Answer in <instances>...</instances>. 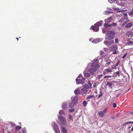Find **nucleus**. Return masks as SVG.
I'll use <instances>...</instances> for the list:
<instances>
[{
	"label": "nucleus",
	"mask_w": 133,
	"mask_h": 133,
	"mask_svg": "<svg viewBox=\"0 0 133 133\" xmlns=\"http://www.w3.org/2000/svg\"><path fill=\"white\" fill-rule=\"evenodd\" d=\"M133 24L131 23H129L126 25L125 26V27L126 28H129Z\"/></svg>",
	"instance_id": "nucleus-20"
},
{
	"label": "nucleus",
	"mask_w": 133,
	"mask_h": 133,
	"mask_svg": "<svg viewBox=\"0 0 133 133\" xmlns=\"http://www.w3.org/2000/svg\"><path fill=\"white\" fill-rule=\"evenodd\" d=\"M16 39H17V41H18V38L17 37V38H16Z\"/></svg>",
	"instance_id": "nucleus-61"
},
{
	"label": "nucleus",
	"mask_w": 133,
	"mask_h": 133,
	"mask_svg": "<svg viewBox=\"0 0 133 133\" xmlns=\"http://www.w3.org/2000/svg\"><path fill=\"white\" fill-rule=\"evenodd\" d=\"M112 83L109 82H107L106 84V85L109 86L111 88H112Z\"/></svg>",
	"instance_id": "nucleus-19"
},
{
	"label": "nucleus",
	"mask_w": 133,
	"mask_h": 133,
	"mask_svg": "<svg viewBox=\"0 0 133 133\" xmlns=\"http://www.w3.org/2000/svg\"><path fill=\"white\" fill-rule=\"evenodd\" d=\"M83 87V88H86V89H88L90 88L89 86L87 84L84 85Z\"/></svg>",
	"instance_id": "nucleus-27"
},
{
	"label": "nucleus",
	"mask_w": 133,
	"mask_h": 133,
	"mask_svg": "<svg viewBox=\"0 0 133 133\" xmlns=\"http://www.w3.org/2000/svg\"><path fill=\"white\" fill-rule=\"evenodd\" d=\"M131 130L132 131H133V127H132L131 129Z\"/></svg>",
	"instance_id": "nucleus-59"
},
{
	"label": "nucleus",
	"mask_w": 133,
	"mask_h": 133,
	"mask_svg": "<svg viewBox=\"0 0 133 133\" xmlns=\"http://www.w3.org/2000/svg\"><path fill=\"white\" fill-rule=\"evenodd\" d=\"M71 99L72 102L76 104L77 102V98L76 96H74L71 98Z\"/></svg>",
	"instance_id": "nucleus-11"
},
{
	"label": "nucleus",
	"mask_w": 133,
	"mask_h": 133,
	"mask_svg": "<svg viewBox=\"0 0 133 133\" xmlns=\"http://www.w3.org/2000/svg\"><path fill=\"white\" fill-rule=\"evenodd\" d=\"M108 77V76L106 75L104 76V78H106Z\"/></svg>",
	"instance_id": "nucleus-50"
},
{
	"label": "nucleus",
	"mask_w": 133,
	"mask_h": 133,
	"mask_svg": "<svg viewBox=\"0 0 133 133\" xmlns=\"http://www.w3.org/2000/svg\"><path fill=\"white\" fill-rule=\"evenodd\" d=\"M22 133H26V130L25 128H23L22 130Z\"/></svg>",
	"instance_id": "nucleus-35"
},
{
	"label": "nucleus",
	"mask_w": 133,
	"mask_h": 133,
	"mask_svg": "<svg viewBox=\"0 0 133 133\" xmlns=\"http://www.w3.org/2000/svg\"><path fill=\"white\" fill-rule=\"evenodd\" d=\"M91 28L95 32H97L99 30V28L97 26L92 25L91 26Z\"/></svg>",
	"instance_id": "nucleus-8"
},
{
	"label": "nucleus",
	"mask_w": 133,
	"mask_h": 133,
	"mask_svg": "<svg viewBox=\"0 0 133 133\" xmlns=\"http://www.w3.org/2000/svg\"><path fill=\"white\" fill-rule=\"evenodd\" d=\"M97 70V68H91L89 69L88 72L91 74L94 75V72L96 71Z\"/></svg>",
	"instance_id": "nucleus-7"
},
{
	"label": "nucleus",
	"mask_w": 133,
	"mask_h": 133,
	"mask_svg": "<svg viewBox=\"0 0 133 133\" xmlns=\"http://www.w3.org/2000/svg\"><path fill=\"white\" fill-rule=\"evenodd\" d=\"M62 131L64 133H66L67 131L66 128L64 127H62Z\"/></svg>",
	"instance_id": "nucleus-18"
},
{
	"label": "nucleus",
	"mask_w": 133,
	"mask_h": 133,
	"mask_svg": "<svg viewBox=\"0 0 133 133\" xmlns=\"http://www.w3.org/2000/svg\"><path fill=\"white\" fill-rule=\"evenodd\" d=\"M114 40L109 41H105L104 42V44L107 45H110L114 43Z\"/></svg>",
	"instance_id": "nucleus-6"
},
{
	"label": "nucleus",
	"mask_w": 133,
	"mask_h": 133,
	"mask_svg": "<svg viewBox=\"0 0 133 133\" xmlns=\"http://www.w3.org/2000/svg\"><path fill=\"white\" fill-rule=\"evenodd\" d=\"M99 60L98 59H97L95 61V63H99Z\"/></svg>",
	"instance_id": "nucleus-42"
},
{
	"label": "nucleus",
	"mask_w": 133,
	"mask_h": 133,
	"mask_svg": "<svg viewBox=\"0 0 133 133\" xmlns=\"http://www.w3.org/2000/svg\"><path fill=\"white\" fill-rule=\"evenodd\" d=\"M104 70L105 72H106L107 73H108L109 72L112 71V70L110 69H105Z\"/></svg>",
	"instance_id": "nucleus-23"
},
{
	"label": "nucleus",
	"mask_w": 133,
	"mask_h": 133,
	"mask_svg": "<svg viewBox=\"0 0 133 133\" xmlns=\"http://www.w3.org/2000/svg\"><path fill=\"white\" fill-rule=\"evenodd\" d=\"M82 94L86 96L87 94V92L88 90L87 89L84 88H82L81 90Z\"/></svg>",
	"instance_id": "nucleus-10"
},
{
	"label": "nucleus",
	"mask_w": 133,
	"mask_h": 133,
	"mask_svg": "<svg viewBox=\"0 0 133 133\" xmlns=\"http://www.w3.org/2000/svg\"><path fill=\"white\" fill-rule=\"evenodd\" d=\"M131 39H132V38H131ZM131 39V38H129L128 39V42L127 43V44L128 45H133V42L131 41H130V40Z\"/></svg>",
	"instance_id": "nucleus-17"
},
{
	"label": "nucleus",
	"mask_w": 133,
	"mask_h": 133,
	"mask_svg": "<svg viewBox=\"0 0 133 133\" xmlns=\"http://www.w3.org/2000/svg\"><path fill=\"white\" fill-rule=\"evenodd\" d=\"M117 48V46L116 45H114L110 48V49L111 51L116 50Z\"/></svg>",
	"instance_id": "nucleus-14"
},
{
	"label": "nucleus",
	"mask_w": 133,
	"mask_h": 133,
	"mask_svg": "<svg viewBox=\"0 0 133 133\" xmlns=\"http://www.w3.org/2000/svg\"><path fill=\"white\" fill-rule=\"evenodd\" d=\"M117 24L116 23H113L112 24H110V26H116V25Z\"/></svg>",
	"instance_id": "nucleus-34"
},
{
	"label": "nucleus",
	"mask_w": 133,
	"mask_h": 133,
	"mask_svg": "<svg viewBox=\"0 0 133 133\" xmlns=\"http://www.w3.org/2000/svg\"><path fill=\"white\" fill-rule=\"evenodd\" d=\"M113 107L114 108H115L116 107V105L115 103H113Z\"/></svg>",
	"instance_id": "nucleus-39"
},
{
	"label": "nucleus",
	"mask_w": 133,
	"mask_h": 133,
	"mask_svg": "<svg viewBox=\"0 0 133 133\" xmlns=\"http://www.w3.org/2000/svg\"><path fill=\"white\" fill-rule=\"evenodd\" d=\"M115 73L117 75H119V71H117Z\"/></svg>",
	"instance_id": "nucleus-45"
},
{
	"label": "nucleus",
	"mask_w": 133,
	"mask_h": 133,
	"mask_svg": "<svg viewBox=\"0 0 133 133\" xmlns=\"http://www.w3.org/2000/svg\"><path fill=\"white\" fill-rule=\"evenodd\" d=\"M64 111L63 110H61L59 111V114L61 115H62L64 114Z\"/></svg>",
	"instance_id": "nucleus-29"
},
{
	"label": "nucleus",
	"mask_w": 133,
	"mask_h": 133,
	"mask_svg": "<svg viewBox=\"0 0 133 133\" xmlns=\"http://www.w3.org/2000/svg\"><path fill=\"white\" fill-rule=\"evenodd\" d=\"M115 51H114L113 52V54H117V52H116V50H114Z\"/></svg>",
	"instance_id": "nucleus-43"
},
{
	"label": "nucleus",
	"mask_w": 133,
	"mask_h": 133,
	"mask_svg": "<svg viewBox=\"0 0 133 133\" xmlns=\"http://www.w3.org/2000/svg\"><path fill=\"white\" fill-rule=\"evenodd\" d=\"M94 96L93 95H91L89 96L86 99H90L94 97Z\"/></svg>",
	"instance_id": "nucleus-25"
},
{
	"label": "nucleus",
	"mask_w": 133,
	"mask_h": 133,
	"mask_svg": "<svg viewBox=\"0 0 133 133\" xmlns=\"http://www.w3.org/2000/svg\"><path fill=\"white\" fill-rule=\"evenodd\" d=\"M129 15L133 16V11H131L128 13Z\"/></svg>",
	"instance_id": "nucleus-31"
},
{
	"label": "nucleus",
	"mask_w": 133,
	"mask_h": 133,
	"mask_svg": "<svg viewBox=\"0 0 133 133\" xmlns=\"http://www.w3.org/2000/svg\"><path fill=\"white\" fill-rule=\"evenodd\" d=\"M54 130L56 133H60V130L57 124L56 123H54L53 124Z\"/></svg>",
	"instance_id": "nucleus-4"
},
{
	"label": "nucleus",
	"mask_w": 133,
	"mask_h": 133,
	"mask_svg": "<svg viewBox=\"0 0 133 133\" xmlns=\"http://www.w3.org/2000/svg\"><path fill=\"white\" fill-rule=\"evenodd\" d=\"M19 124H21V122H20V123H19Z\"/></svg>",
	"instance_id": "nucleus-64"
},
{
	"label": "nucleus",
	"mask_w": 133,
	"mask_h": 133,
	"mask_svg": "<svg viewBox=\"0 0 133 133\" xmlns=\"http://www.w3.org/2000/svg\"><path fill=\"white\" fill-rule=\"evenodd\" d=\"M100 53L101 55L103 56L104 55V52L103 51H100Z\"/></svg>",
	"instance_id": "nucleus-33"
},
{
	"label": "nucleus",
	"mask_w": 133,
	"mask_h": 133,
	"mask_svg": "<svg viewBox=\"0 0 133 133\" xmlns=\"http://www.w3.org/2000/svg\"><path fill=\"white\" fill-rule=\"evenodd\" d=\"M119 61H118V62L116 64V66H118L119 65Z\"/></svg>",
	"instance_id": "nucleus-44"
},
{
	"label": "nucleus",
	"mask_w": 133,
	"mask_h": 133,
	"mask_svg": "<svg viewBox=\"0 0 133 133\" xmlns=\"http://www.w3.org/2000/svg\"><path fill=\"white\" fill-rule=\"evenodd\" d=\"M111 118L113 119H115L116 118V117L115 116H111Z\"/></svg>",
	"instance_id": "nucleus-41"
},
{
	"label": "nucleus",
	"mask_w": 133,
	"mask_h": 133,
	"mask_svg": "<svg viewBox=\"0 0 133 133\" xmlns=\"http://www.w3.org/2000/svg\"><path fill=\"white\" fill-rule=\"evenodd\" d=\"M130 123L133 124V122H130Z\"/></svg>",
	"instance_id": "nucleus-56"
},
{
	"label": "nucleus",
	"mask_w": 133,
	"mask_h": 133,
	"mask_svg": "<svg viewBox=\"0 0 133 133\" xmlns=\"http://www.w3.org/2000/svg\"><path fill=\"white\" fill-rule=\"evenodd\" d=\"M85 78L82 75L80 74L78 77L76 79V83L77 84H83L85 83L84 82L85 80Z\"/></svg>",
	"instance_id": "nucleus-1"
},
{
	"label": "nucleus",
	"mask_w": 133,
	"mask_h": 133,
	"mask_svg": "<svg viewBox=\"0 0 133 133\" xmlns=\"http://www.w3.org/2000/svg\"><path fill=\"white\" fill-rule=\"evenodd\" d=\"M115 34H106L105 37V39L111 40L114 38L115 36Z\"/></svg>",
	"instance_id": "nucleus-3"
},
{
	"label": "nucleus",
	"mask_w": 133,
	"mask_h": 133,
	"mask_svg": "<svg viewBox=\"0 0 133 133\" xmlns=\"http://www.w3.org/2000/svg\"><path fill=\"white\" fill-rule=\"evenodd\" d=\"M104 50L105 51H106L108 50V49L107 48H104Z\"/></svg>",
	"instance_id": "nucleus-52"
},
{
	"label": "nucleus",
	"mask_w": 133,
	"mask_h": 133,
	"mask_svg": "<svg viewBox=\"0 0 133 133\" xmlns=\"http://www.w3.org/2000/svg\"><path fill=\"white\" fill-rule=\"evenodd\" d=\"M107 23H104V27L105 28H107L108 27L111 26H110V24H108V23H109L111 21V19H110L108 18L107 19Z\"/></svg>",
	"instance_id": "nucleus-9"
},
{
	"label": "nucleus",
	"mask_w": 133,
	"mask_h": 133,
	"mask_svg": "<svg viewBox=\"0 0 133 133\" xmlns=\"http://www.w3.org/2000/svg\"><path fill=\"white\" fill-rule=\"evenodd\" d=\"M103 22L102 21H100L97 22L94 24V25L97 26L98 27L101 26L102 25V23Z\"/></svg>",
	"instance_id": "nucleus-12"
},
{
	"label": "nucleus",
	"mask_w": 133,
	"mask_h": 133,
	"mask_svg": "<svg viewBox=\"0 0 133 133\" xmlns=\"http://www.w3.org/2000/svg\"><path fill=\"white\" fill-rule=\"evenodd\" d=\"M87 104V102L85 101H84L83 102V106L84 107H85Z\"/></svg>",
	"instance_id": "nucleus-28"
},
{
	"label": "nucleus",
	"mask_w": 133,
	"mask_h": 133,
	"mask_svg": "<svg viewBox=\"0 0 133 133\" xmlns=\"http://www.w3.org/2000/svg\"><path fill=\"white\" fill-rule=\"evenodd\" d=\"M129 123H130V122H126L125 123V124H127Z\"/></svg>",
	"instance_id": "nucleus-49"
},
{
	"label": "nucleus",
	"mask_w": 133,
	"mask_h": 133,
	"mask_svg": "<svg viewBox=\"0 0 133 133\" xmlns=\"http://www.w3.org/2000/svg\"><path fill=\"white\" fill-rule=\"evenodd\" d=\"M110 62H107L106 64H105V65L106 66H107L108 65H109L110 64Z\"/></svg>",
	"instance_id": "nucleus-36"
},
{
	"label": "nucleus",
	"mask_w": 133,
	"mask_h": 133,
	"mask_svg": "<svg viewBox=\"0 0 133 133\" xmlns=\"http://www.w3.org/2000/svg\"><path fill=\"white\" fill-rule=\"evenodd\" d=\"M75 104L72 102L69 103V107L70 108H72L74 107Z\"/></svg>",
	"instance_id": "nucleus-22"
},
{
	"label": "nucleus",
	"mask_w": 133,
	"mask_h": 133,
	"mask_svg": "<svg viewBox=\"0 0 133 133\" xmlns=\"http://www.w3.org/2000/svg\"><path fill=\"white\" fill-rule=\"evenodd\" d=\"M127 54H128L127 53H126L124 54V56H123L122 57V58H124L127 55Z\"/></svg>",
	"instance_id": "nucleus-38"
},
{
	"label": "nucleus",
	"mask_w": 133,
	"mask_h": 133,
	"mask_svg": "<svg viewBox=\"0 0 133 133\" xmlns=\"http://www.w3.org/2000/svg\"><path fill=\"white\" fill-rule=\"evenodd\" d=\"M107 111V108L105 109L103 111H99L98 112V114L99 116L101 117H104Z\"/></svg>",
	"instance_id": "nucleus-5"
},
{
	"label": "nucleus",
	"mask_w": 133,
	"mask_h": 133,
	"mask_svg": "<svg viewBox=\"0 0 133 133\" xmlns=\"http://www.w3.org/2000/svg\"><path fill=\"white\" fill-rule=\"evenodd\" d=\"M125 22H124V23L123 24V25H124V24H125L126 23V22H125Z\"/></svg>",
	"instance_id": "nucleus-58"
},
{
	"label": "nucleus",
	"mask_w": 133,
	"mask_h": 133,
	"mask_svg": "<svg viewBox=\"0 0 133 133\" xmlns=\"http://www.w3.org/2000/svg\"><path fill=\"white\" fill-rule=\"evenodd\" d=\"M58 118L63 125L65 126L67 125V121L63 116H59L58 117Z\"/></svg>",
	"instance_id": "nucleus-2"
},
{
	"label": "nucleus",
	"mask_w": 133,
	"mask_h": 133,
	"mask_svg": "<svg viewBox=\"0 0 133 133\" xmlns=\"http://www.w3.org/2000/svg\"><path fill=\"white\" fill-rule=\"evenodd\" d=\"M91 66L93 67L94 68H98L100 67L99 65L98 64H95V63H92Z\"/></svg>",
	"instance_id": "nucleus-13"
},
{
	"label": "nucleus",
	"mask_w": 133,
	"mask_h": 133,
	"mask_svg": "<svg viewBox=\"0 0 133 133\" xmlns=\"http://www.w3.org/2000/svg\"><path fill=\"white\" fill-rule=\"evenodd\" d=\"M84 76L86 77H88L90 76V75L89 73H87L84 74Z\"/></svg>",
	"instance_id": "nucleus-26"
},
{
	"label": "nucleus",
	"mask_w": 133,
	"mask_h": 133,
	"mask_svg": "<svg viewBox=\"0 0 133 133\" xmlns=\"http://www.w3.org/2000/svg\"><path fill=\"white\" fill-rule=\"evenodd\" d=\"M123 14L124 17V18L125 19L127 20L128 19V17L127 14L126 13L124 12L123 13Z\"/></svg>",
	"instance_id": "nucleus-24"
},
{
	"label": "nucleus",
	"mask_w": 133,
	"mask_h": 133,
	"mask_svg": "<svg viewBox=\"0 0 133 133\" xmlns=\"http://www.w3.org/2000/svg\"><path fill=\"white\" fill-rule=\"evenodd\" d=\"M112 77V76H110V75L108 76V77L109 78H110V77Z\"/></svg>",
	"instance_id": "nucleus-53"
},
{
	"label": "nucleus",
	"mask_w": 133,
	"mask_h": 133,
	"mask_svg": "<svg viewBox=\"0 0 133 133\" xmlns=\"http://www.w3.org/2000/svg\"><path fill=\"white\" fill-rule=\"evenodd\" d=\"M7 133H11L10 131H8Z\"/></svg>",
	"instance_id": "nucleus-62"
},
{
	"label": "nucleus",
	"mask_w": 133,
	"mask_h": 133,
	"mask_svg": "<svg viewBox=\"0 0 133 133\" xmlns=\"http://www.w3.org/2000/svg\"><path fill=\"white\" fill-rule=\"evenodd\" d=\"M102 96V95H100L99 96V97H98V98H99L100 97Z\"/></svg>",
	"instance_id": "nucleus-55"
},
{
	"label": "nucleus",
	"mask_w": 133,
	"mask_h": 133,
	"mask_svg": "<svg viewBox=\"0 0 133 133\" xmlns=\"http://www.w3.org/2000/svg\"><path fill=\"white\" fill-rule=\"evenodd\" d=\"M116 67V65H114L112 67V69H115Z\"/></svg>",
	"instance_id": "nucleus-47"
},
{
	"label": "nucleus",
	"mask_w": 133,
	"mask_h": 133,
	"mask_svg": "<svg viewBox=\"0 0 133 133\" xmlns=\"http://www.w3.org/2000/svg\"><path fill=\"white\" fill-rule=\"evenodd\" d=\"M62 108L64 109H66L67 108V105L65 104H63L62 105Z\"/></svg>",
	"instance_id": "nucleus-21"
},
{
	"label": "nucleus",
	"mask_w": 133,
	"mask_h": 133,
	"mask_svg": "<svg viewBox=\"0 0 133 133\" xmlns=\"http://www.w3.org/2000/svg\"><path fill=\"white\" fill-rule=\"evenodd\" d=\"M131 114L132 115H133V111L132 112H131Z\"/></svg>",
	"instance_id": "nucleus-60"
},
{
	"label": "nucleus",
	"mask_w": 133,
	"mask_h": 133,
	"mask_svg": "<svg viewBox=\"0 0 133 133\" xmlns=\"http://www.w3.org/2000/svg\"><path fill=\"white\" fill-rule=\"evenodd\" d=\"M125 10V11H127V9H126V10Z\"/></svg>",
	"instance_id": "nucleus-63"
},
{
	"label": "nucleus",
	"mask_w": 133,
	"mask_h": 133,
	"mask_svg": "<svg viewBox=\"0 0 133 133\" xmlns=\"http://www.w3.org/2000/svg\"><path fill=\"white\" fill-rule=\"evenodd\" d=\"M121 11H122V12H124V11H125V10H121Z\"/></svg>",
	"instance_id": "nucleus-57"
},
{
	"label": "nucleus",
	"mask_w": 133,
	"mask_h": 133,
	"mask_svg": "<svg viewBox=\"0 0 133 133\" xmlns=\"http://www.w3.org/2000/svg\"><path fill=\"white\" fill-rule=\"evenodd\" d=\"M107 73L106 72H105V71L104 70V71L103 72V74L104 75H105Z\"/></svg>",
	"instance_id": "nucleus-48"
},
{
	"label": "nucleus",
	"mask_w": 133,
	"mask_h": 133,
	"mask_svg": "<svg viewBox=\"0 0 133 133\" xmlns=\"http://www.w3.org/2000/svg\"><path fill=\"white\" fill-rule=\"evenodd\" d=\"M119 94H118L116 96V97L117 98L118 97V96H119Z\"/></svg>",
	"instance_id": "nucleus-54"
},
{
	"label": "nucleus",
	"mask_w": 133,
	"mask_h": 133,
	"mask_svg": "<svg viewBox=\"0 0 133 133\" xmlns=\"http://www.w3.org/2000/svg\"><path fill=\"white\" fill-rule=\"evenodd\" d=\"M69 118L71 120L72 118L71 116L70 115H69Z\"/></svg>",
	"instance_id": "nucleus-46"
},
{
	"label": "nucleus",
	"mask_w": 133,
	"mask_h": 133,
	"mask_svg": "<svg viewBox=\"0 0 133 133\" xmlns=\"http://www.w3.org/2000/svg\"><path fill=\"white\" fill-rule=\"evenodd\" d=\"M75 109H70L69 110V112H73L75 111Z\"/></svg>",
	"instance_id": "nucleus-32"
},
{
	"label": "nucleus",
	"mask_w": 133,
	"mask_h": 133,
	"mask_svg": "<svg viewBox=\"0 0 133 133\" xmlns=\"http://www.w3.org/2000/svg\"><path fill=\"white\" fill-rule=\"evenodd\" d=\"M74 93L76 95H78L80 93V90L77 89H75L74 91Z\"/></svg>",
	"instance_id": "nucleus-15"
},
{
	"label": "nucleus",
	"mask_w": 133,
	"mask_h": 133,
	"mask_svg": "<svg viewBox=\"0 0 133 133\" xmlns=\"http://www.w3.org/2000/svg\"><path fill=\"white\" fill-rule=\"evenodd\" d=\"M21 129V127L19 126H17L15 128V132H16L18 130Z\"/></svg>",
	"instance_id": "nucleus-16"
},
{
	"label": "nucleus",
	"mask_w": 133,
	"mask_h": 133,
	"mask_svg": "<svg viewBox=\"0 0 133 133\" xmlns=\"http://www.w3.org/2000/svg\"><path fill=\"white\" fill-rule=\"evenodd\" d=\"M102 76V74H101L100 75H99V78H101V77Z\"/></svg>",
	"instance_id": "nucleus-51"
},
{
	"label": "nucleus",
	"mask_w": 133,
	"mask_h": 133,
	"mask_svg": "<svg viewBox=\"0 0 133 133\" xmlns=\"http://www.w3.org/2000/svg\"><path fill=\"white\" fill-rule=\"evenodd\" d=\"M125 18H122L120 19L119 22H122L124 20Z\"/></svg>",
	"instance_id": "nucleus-37"
},
{
	"label": "nucleus",
	"mask_w": 133,
	"mask_h": 133,
	"mask_svg": "<svg viewBox=\"0 0 133 133\" xmlns=\"http://www.w3.org/2000/svg\"><path fill=\"white\" fill-rule=\"evenodd\" d=\"M88 84L90 86V89H91L92 88L91 85H92V84L91 83L90 81H88Z\"/></svg>",
	"instance_id": "nucleus-30"
},
{
	"label": "nucleus",
	"mask_w": 133,
	"mask_h": 133,
	"mask_svg": "<svg viewBox=\"0 0 133 133\" xmlns=\"http://www.w3.org/2000/svg\"><path fill=\"white\" fill-rule=\"evenodd\" d=\"M115 42L116 43H118V40L117 38H115Z\"/></svg>",
	"instance_id": "nucleus-40"
}]
</instances>
